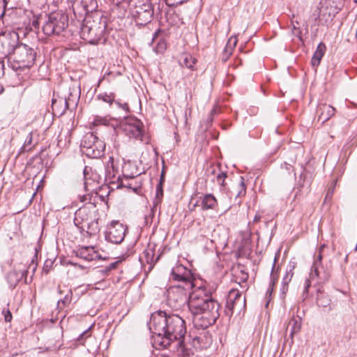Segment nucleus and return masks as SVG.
I'll return each mask as SVG.
<instances>
[{
    "instance_id": "nucleus-60",
    "label": "nucleus",
    "mask_w": 357,
    "mask_h": 357,
    "mask_svg": "<svg viewBox=\"0 0 357 357\" xmlns=\"http://www.w3.org/2000/svg\"><path fill=\"white\" fill-rule=\"evenodd\" d=\"M208 123L210 124V123L212 121V117L211 115H209L208 117Z\"/></svg>"
},
{
    "instance_id": "nucleus-23",
    "label": "nucleus",
    "mask_w": 357,
    "mask_h": 357,
    "mask_svg": "<svg viewBox=\"0 0 357 357\" xmlns=\"http://www.w3.org/2000/svg\"><path fill=\"white\" fill-rule=\"evenodd\" d=\"M217 205L218 201L212 194H206L202 197L201 206L203 210L213 209Z\"/></svg>"
},
{
    "instance_id": "nucleus-59",
    "label": "nucleus",
    "mask_w": 357,
    "mask_h": 357,
    "mask_svg": "<svg viewBox=\"0 0 357 357\" xmlns=\"http://www.w3.org/2000/svg\"><path fill=\"white\" fill-rule=\"evenodd\" d=\"M282 167H284L286 169L289 170L292 167L291 165L284 162L283 165H282Z\"/></svg>"
},
{
    "instance_id": "nucleus-49",
    "label": "nucleus",
    "mask_w": 357,
    "mask_h": 357,
    "mask_svg": "<svg viewBox=\"0 0 357 357\" xmlns=\"http://www.w3.org/2000/svg\"><path fill=\"white\" fill-rule=\"evenodd\" d=\"M288 285L287 284L282 283L281 288H280V294L282 296H284L286 293L288 291Z\"/></svg>"
},
{
    "instance_id": "nucleus-19",
    "label": "nucleus",
    "mask_w": 357,
    "mask_h": 357,
    "mask_svg": "<svg viewBox=\"0 0 357 357\" xmlns=\"http://www.w3.org/2000/svg\"><path fill=\"white\" fill-rule=\"evenodd\" d=\"M75 255L77 257L87 261L95 260L99 257L98 253L95 251L92 246L82 247L75 252Z\"/></svg>"
},
{
    "instance_id": "nucleus-5",
    "label": "nucleus",
    "mask_w": 357,
    "mask_h": 357,
    "mask_svg": "<svg viewBox=\"0 0 357 357\" xmlns=\"http://www.w3.org/2000/svg\"><path fill=\"white\" fill-rule=\"evenodd\" d=\"M36 52L26 44L18 42L13 56L11 68L14 70L29 68L32 67L36 61Z\"/></svg>"
},
{
    "instance_id": "nucleus-27",
    "label": "nucleus",
    "mask_w": 357,
    "mask_h": 357,
    "mask_svg": "<svg viewBox=\"0 0 357 357\" xmlns=\"http://www.w3.org/2000/svg\"><path fill=\"white\" fill-rule=\"evenodd\" d=\"M321 12V22H327L333 20L334 15L331 13V8L324 6L322 2L319 3Z\"/></svg>"
},
{
    "instance_id": "nucleus-31",
    "label": "nucleus",
    "mask_w": 357,
    "mask_h": 357,
    "mask_svg": "<svg viewBox=\"0 0 357 357\" xmlns=\"http://www.w3.org/2000/svg\"><path fill=\"white\" fill-rule=\"evenodd\" d=\"M236 38H231L227 44L226 45L225 49H224V52H223V56H222V59L226 61L229 57V56L231 54V51H232V48L236 46Z\"/></svg>"
},
{
    "instance_id": "nucleus-41",
    "label": "nucleus",
    "mask_w": 357,
    "mask_h": 357,
    "mask_svg": "<svg viewBox=\"0 0 357 357\" xmlns=\"http://www.w3.org/2000/svg\"><path fill=\"white\" fill-rule=\"evenodd\" d=\"M111 271L109 270V268L107 266H105V267L100 268L99 270H97L96 271V274L98 277H106L107 275H109V273Z\"/></svg>"
},
{
    "instance_id": "nucleus-18",
    "label": "nucleus",
    "mask_w": 357,
    "mask_h": 357,
    "mask_svg": "<svg viewBox=\"0 0 357 357\" xmlns=\"http://www.w3.org/2000/svg\"><path fill=\"white\" fill-rule=\"evenodd\" d=\"M139 174L137 172L132 173L131 174H128L126 173V167H124L123 169V178L119 177L118 178V184L116 188H126L132 190L133 192H136L139 188V185L135 183L133 185L132 181V180L137 176Z\"/></svg>"
},
{
    "instance_id": "nucleus-61",
    "label": "nucleus",
    "mask_w": 357,
    "mask_h": 357,
    "mask_svg": "<svg viewBox=\"0 0 357 357\" xmlns=\"http://www.w3.org/2000/svg\"><path fill=\"white\" fill-rule=\"evenodd\" d=\"M3 91V87L0 85V93H1Z\"/></svg>"
},
{
    "instance_id": "nucleus-50",
    "label": "nucleus",
    "mask_w": 357,
    "mask_h": 357,
    "mask_svg": "<svg viewBox=\"0 0 357 357\" xmlns=\"http://www.w3.org/2000/svg\"><path fill=\"white\" fill-rule=\"evenodd\" d=\"M5 65L3 59H0V78L4 75Z\"/></svg>"
},
{
    "instance_id": "nucleus-12",
    "label": "nucleus",
    "mask_w": 357,
    "mask_h": 357,
    "mask_svg": "<svg viewBox=\"0 0 357 357\" xmlns=\"http://www.w3.org/2000/svg\"><path fill=\"white\" fill-rule=\"evenodd\" d=\"M245 309V298L242 296L241 293L235 289L229 291L225 305V313L227 316L231 317L236 312L238 314Z\"/></svg>"
},
{
    "instance_id": "nucleus-45",
    "label": "nucleus",
    "mask_w": 357,
    "mask_h": 357,
    "mask_svg": "<svg viewBox=\"0 0 357 357\" xmlns=\"http://www.w3.org/2000/svg\"><path fill=\"white\" fill-rule=\"evenodd\" d=\"M312 17L314 18L315 21L319 20V22H321V12L319 5L317 6L316 9L312 13Z\"/></svg>"
},
{
    "instance_id": "nucleus-46",
    "label": "nucleus",
    "mask_w": 357,
    "mask_h": 357,
    "mask_svg": "<svg viewBox=\"0 0 357 357\" xmlns=\"http://www.w3.org/2000/svg\"><path fill=\"white\" fill-rule=\"evenodd\" d=\"M330 113H321V115L318 118V121H321V124H323L326 121L331 118Z\"/></svg>"
},
{
    "instance_id": "nucleus-57",
    "label": "nucleus",
    "mask_w": 357,
    "mask_h": 357,
    "mask_svg": "<svg viewBox=\"0 0 357 357\" xmlns=\"http://www.w3.org/2000/svg\"><path fill=\"white\" fill-rule=\"evenodd\" d=\"M164 182H165V174H164V172L162 171L161 173V175H160L159 183L163 184Z\"/></svg>"
},
{
    "instance_id": "nucleus-47",
    "label": "nucleus",
    "mask_w": 357,
    "mask_h": 357,
    "mask_svg": "<svg viewBox=\"0 0 357 357\" xmlns=\"http://www.w3.org/2000/svg\"><path fill=\"white\" fill-rule=\"evenodd\" d=\"M52 264L53 261L52 260H46L43 268V271L48 273Z\"/></svg>"
},
{
    "instance_id": "nucleus-14",
    "label": "nucleus",
    "mask_w": 357,
    "mask_h": 357,
    "mask_svg": "<svg viewBox=\"0 0 357 357\" xmlns=\"http://www.w3.org/2000/svg\"><path fill=\"white\" fill-rule=\"evenodd\" d=\"M169 280L177 282V284L186 285V287H194V278L191 271L182 264H177L172 268Z\"/></svg>"
},
{
    "instance_id": "nucleus-30",
    "label": "nucleus",
    "mask_w": 357,
    "mask_h": 357,
    "mask_svg": "<svg viewBox=\"0 0 357 357\" xmlns=\"http://www.w3.org/2000/svg\"><path fill=\"white\" fill-rule=\"evenodd\" d=\"M36 144L37 142H36L35 144L33 143V132H29L26 138V140L23 146L20 149V153L31 151L36 146Z\"/></svg>"
},
{
    "instance_id": "nucleus-54",
    "label": "nucleus",
    "mask_w": 357,
    "mask_h": 357,
    "mask_svg": "<svg viewBox=\"0 0 357 357\" xmlns=\"http://www.w3.org/2000/svg\"><path fill=\"white\" fill-rule=\"evenodd\" d=\"M333 194V188H329L326 192L325 199H331Z\"/></svg>"
},
{
    "instance_id": "nucleus-62",
    "label": "nucleus",
    "mask_w": 357,
    "mask_h": 357,
    "mask_svg": "<svg viewBox=\"0 0 357 357\" xmlns=\"http://www.w3.org/2000/svg\"><path fill=\"white\" fill-rule=\"evenodd\" d=\"M33 24H34V26H36V24H38V21H33Z\"/></svg>"
},
{
    "instance_id": "nucleus-7",
    "label": "nucleus",
    "mask_w": 357,
    "mask_h": 357,
    "mask_svg": "<svg viewBox=\"0 0 357 357\" xmlns=\"http://www.w3.org/2000/svg\"><path fill=\"white\" fill-rule=\"evenodd\" d=\"M68 26V16L62 12L51 13L43 26L46 36L59 35Z\"/></svg>"
},
{
    "instance_id": "nucleus-8",
    "label": "nucleus",
    "mask_w": 357,
    "mask_h": 357,
    "mask_svg": "<svg viewBox=\"0 0 357 357\" xmlns=\"http://www.w3.org/2000/svg\"><path fill=\"white\" fill-rule=\"evenodd\" d=\"M80 92L76 89L70 91L68 97H60L59 95H56L54 92L53 97L52 98V112L62 110H69V112H73L77 109L79 100Z\"/></svg>"
},
{
    "instance_id": "nucleus-32",
    "label": "nucleus",
    "mask_w": 357,
    "mask_h": 357,
    "mask_svg": "<svg viewBox=\"0 0 357 357\" xmlns=\"http://www.w3.org/2000/svg\"><path fill=\"white\" fill-rule=\"evenodd\" d=\"M20 274L17 271H10L7 276L8 282L11 286L15 287L17 283L20 282Z\"/></svg>"
},
{
    "instance_id": "nucleus-11",
    "label": "nucleus",
    "mask_w": 357,
    "mask_h": 357,
    "mask_svg": "<svg viewBox=\"0 0 357 357\" xmlns=\"http://www.w3.org/2000/svg\"><path fill=\"white\" fill-rule=\"evenodd\" d=\"M128 135L135 139H142L143 134L142 122L132 116H123L117 124Z\"/></svg>"
},
{
    "instance_id": "nucleus-17",
    "label": "nucleus",
    "mask_w": 357,
    "mask_h": 357,
    "mask_svg": "<svg viewBox=\"0 0 357 357\" xmlns=\"http://www.w3.org/2000/svg\"><path fill=\"white\" fill-rule=\"evenodd\" d=\"M309 277L313 280L314 278L319 280V282L325 283L328 282L331 278V271L324 267L323 265H318V261H314Z\"/></svg>"
},
{
    "instance_id": "nucleus-58",
    "label": "nucleus",
    "mask_w": 357,
    "mask_h": 357,
    "mask_svg": "<svg viewBox=\"0 0 357 357\" xmlns=\"http://www.w3.org/2000/svg\"><path fill=\"white\" fill-rule=\"evenodd\" d=\"M260 219H261V215L259 214H256L254 217L253 222H257L260 220Z\"/></svg>"
},
{
    "instance_id": "nucleus-21",
    "label": "nucleus",
    "mask_w": 357,
    "mask_h": 357,
    "mask_svg": "<svg viewBox=\"0 0 357 357\" xmlns=\"http://www.w3.org/2000/svg\"><path fill=\"white\" fill-rule=\"evenodd\" d=\"M302 321L301 318L299 317H292L289 322L287 330L290 329V338L291 343L294 342V335L300 332L301 328Z\"/></svg>"
},
{
    "instance_id": "nucleus-26",
    "label": "nucleus",
    "mask_w": 357,
    "mask_h": 357,
    "mask_svg": "<svg viewBox=\"0 0 357 357\" xmlns=\"http://www.w3.org/2000/svg\"><path fill=\"white\" fill-rule=\"evenodd\" d=\"M99 99H102L104 102L109 103V105L115 104L118 106L119 109H121L126 112H129V107L127 103L121 104L118 101H115L110 95L107 94H100L98 96Z\"/></svg>"
},
{
    "instance_id": "nucleus-42",
    "label": "nucleus",
    "mask_w": 357,
    "mask_h": 357,
    "mask_svg": "<svg viewBox=\"0 0 357 357\" xmlns=\"http://www.w3.org/2000/svg\"><path fill=\"white\" fill-rule=\"evenodd\" d=\"M37 260V255L35 254L28 266V271L31 270L32 273H34L37 268V263L36 261Z\"/></svg>"
},
{
    "instance_id": "nucleus-48",
    "label": "nucleus",
    "mask_w": 357,
    "mask_h": 357,
    "mask_svg": "<svg viewBox=\"0 0 357 357\" xmlns=\"http://www.w3.org/2000/svg\"><path fill=\"white\" fill-rule=\"evenodd\" d=\"M19 272V274H20V281L22 280V279H24V282L26 284L28 283L27 282V274H28V272L29 271L28 270H24V271H18Z\"/></svg>"
},
{
    "instance_id": "nucleus-28",
    "label": "nucleus",
    "mask_w": 357,
    "mask_h": 357,
    "mask_svg": "<svg viewBox=\"0 0 357 357\" xmlns=\"http://www.w3.org/2000/svg\"><path fill=\"white\" fill-rule=\"evenodd\" d=\"M317 304L322 307H326L331 304V298L328 295L321 292L320 289L317 291Z\"/></svg>"
},
{
    "instance_id": "nucleus-24",
    "label": "nucleus",
    "mask_w": 357,
    "mask_h": 357,
    "mask_svg": "<svg viewBox=\"0 0 357 357\" xmlns=\"http://www.w3.org/2000/svg\"><path fill=\"white\" fill-rule=\"evenodd\" d=\"M100 140L98 137L94 135L93 132L86 133L82 138L81 142V147L83 149V151L86 149H89L93 146L96 142Z\"/></svg>"
},
{
    "instance_id": "nucleus-40",
    "label": "nucleus",
    "mask_w": 357,
    "mask_h": 357,
    "mask_svg": "<svg viewBox=\"0 0 357 357\" xmlns=\"http://www.w3.org/2000/svg\"><path fill=\"white\" fill-rule=\"evenodd\" d=\"M167 6L169 7H174L181 5L188 0H165Z\"/></svg>"
},
{
    "instance_id": "nucleus-33",
    "label": "nucleus",
    "mask_w": 357,
    "mask_h": 357,
    "mask_svg": "<svg viewBox=\"0 0 357 357\" xmlns=\"http://www.w3.org/2000/svg\"><path fill=\"white\" fill-rule=\"evenodd\" d=\"M276 260H277V258L275 257L274 263H273V267H272V271H271V273L270 275V284H269V287L267 291L268 292H270V294H271V292L273 291V287L275 285V284L278 280V277L277 273H274Z\"/></svg>"
},
{
    "instance_id": "nucleus-43",
    "label": "nucleus",
    "mask_w": 357,
    "mask_h": 357,
    "mask_svg": "<svg viewBox=\"0 0 357 357\" xmlns=\"http://www.w3.org/2000/svg\"><path fill=\"white\" fill-rule=\"evenodd\" d=\"M147 263H152L153 261V252L151 250H146L144 251Z\"/></svg>"
},
{
    "instance_id": "nucleus-1",
    "label": "nucleus",
    "mask_w": 357,
    "mask_h": 357,
    "mask_svg": "<svg viewBox=\"0 0 357 357\" xmlns=\"http://www.w3.org/2000/svg\"><path fill=\"white\" fill-rule=\"evenodd\" d=\"M149 327L153 333V345L155 349H166L174 344L178 351H184L186 326L182 317L158 310L151 314Z\"/></svg>"
},
{
    "instance_id": "nucleus-53",
    "label": "nucleus",
    "mask_w": 357,
    "mask_h": 357,
    "mask_svg": "<svg viewBox=\"0 0 357 357\" xmlns=\"http://www.w3.org/2000/svg\"><path fill=\"white\" fill-rule=\"evenodd\" d=\"M91 327H89L88 329L85 330L84 331H83L80 335L77 338V340L78 341H82L84 338V336H86L88 333H89V331L90 330Z\"/></svg>"
},
{
    "instance_id": "nucleus-2",
    "label": "nucleus",
    "mask_w": 357,
    "mask_h": 357,
    "mask_svg": "<svg viewBox=\"0 0 357 357\" xmlns=\"http://www.w3.org/2000/svg\"><path fill=\"white\" fill-rule=\"evenodd\" d=\"M220 305L211 297V290L200 287L190 295L189 310L193 316L196 328H208L215 323L220 317Z\"/></svg>"
},
{
    "instance_id": "nucleus-36",
    "label": "nucleus",
    "mask_w": 357,
    "mask_h": 357,
    "mask_svg": "<svg viewBox=\"0 0 357 357\" xmlns=\"http://www.w3.org/2000/svg\"><path fill=\"white\" fill-rule=\"evenodd\" d=\"M311 280H312L310 277L305 280L302 298L305 301L308 297L309 294V288L311 287Z\"/></svg>"
},
{
    "instance_id": "nucleus-35",
    "label": "nucleus",
    "mask_w": 357,
    "mask_h": 357,
    "mask_svg": "<svg viewBox=\"0 0 357 357\" xmlns=\"http://www.w3.org/2000/svg\"><path fill=\"white\" fill-rule=\"evenodd\" d=\"M289 269H287L286 274L284 275V277L282 278V283L289 284V283L291 282V280L293 278V275H294L293 270L294 268V266L289 265Z\"/></svg>"
},
{
    "instance_id": "nucleus-16",
    "label": "nucleus",
    "mask_w": 357,
    "mask_h": 357,
    "mask_svg": "<svg viewBox=\"0 0 357 357\" xmlns=\"http://www.w3.org/2000/svg\"><path fill=\"white\" fill-rule=\"evenodd\" d=\"M126 231V226L119 221H112L105 231V239L112 243H121L124 240Z\"/></svg>"
},
{
    "instance_id": "nucleus-20",
    "label": "nucleus",
    "mask_w": 357,
    "mask_h": 357,
    "mask_svg": "<svg viewBox=\"0 0 357 357\" xmlns=\"http://www.w3.org/2000/svg\"><path fill=\"white\" fill-rule=\"evenodd\" d=\"M105 144L102 140H98L89 149L84 151L85 155L91 158H99L104 154Z\"/></svg>"
},
{
    "instance_id": "nucleus-25",
    "label": "nucleus",
    "mask_w": 357,
    "mask_h": 357,
    "mask_svg": "<svg viewBox=\"0 0 357 357\" xmlns=\"http://www.w3.org/2000/svg\"><path fill=\"white\" fill-rule=\"evenodd\" d=\"M197 59L190 54L183 53L181 56L180 65L181 66H185L188 69L193 71L196 69L195 67Z\"/></svg>"
},
{
    "instance_id": "nucleus-22",
    "label": "nucleus",
    "mask_w": 357,
    "mask_h": 357,
    "mask_svg": "<svg viewBox=\"0 0 357 357\" xmlns=\"http://www.w3.org/2000/svg\"><path fill=\"white\" fill-rule=\"evenodd\" d=\"M326 47L324 43H320L314 52L312 57L311 64L313 67H317L321 62L322 57L324 56Z\"/></svg>"
},
{
    "instance_id": "nucleus-51",
    "label": "nucleus",
    "mask_w": 357,
    "mask_h": 357,
    "mask_svg": "<svg viewBox=\"0 0 357 357\" xmlns=\"http://www.w3.org/2000/svg\"><path fill=\"white\" fill-rule=\"evenodd\" d=\"M241 282H246L248 279V274L243 270L241 271Z\"/></svg>"
},
{
    "instance_id": "nucleus-10",
    "label": "nucleus",
    "mask_w": 357,
    "mask_h": 357,
    "mask_svg": "<svg viewBox=\"0 0 357 357\" xmlns=\"http://www.w3.org/2000/svg\"><path fill=\"white\" fill-rule=\"evenodd\" d=\"M106 24L101 26L100 23L87 22L81 29V35L83 39L91 44H98L102 39Z\"/></svg>"
},
{
    "instance_id": "nucleus-56",
    "label": "nucleus",
    "mask_w": 357,
    "mask_h": 357,
    "mask_svg": "<svg viewBox=\"0 0 357 357\" xmlns=\"http://www.w3.org/2000/svg\"><path fill=\"white\" fill-rule=\"evenodd\" d=\"M321 260H322V255L321 253H319L317 257V259L315 261H318V265L321 266L322 265Z\"/></svg>"
},
{
    "instance_id": "nucleus-6",
    "label": "nucleus",
    "mask_w": 357,
    "mask_h": 357,
    "mask_svg": "<svg viewBox=\"0 0 357 357\" xmlns=\"http://www.w3.org/2000/svg\"><path fill=\"white\" fill-rule=\"evenodd\" d=\"M192 287H186V285L175 284L169 287L167 290V305L174 310H178L187 305L189 309L190 291Z\"/></svg>"
},
{
    "instance_id": "nucleus-37",
    "label": "nucleus",
    "mask_w": 357,
    "mask_h": 357,
    "mask_svg": "<svg viewBox=\"0 0 357 357\" xmlns=\"http://www.w3.org/2000/svg\"><path fill=\"white\" fill-rule=\"evenodd\" d=\"M227 177V173L220 172L216 176V182L220 186L224 187L225 185V181Z\"/></svg>"
},
{
    "instance_id": "nucleus-13",
    "label": "nucleus",
    "mask_w": 357,
    "mask_h": 357,
    "mask_svg": "<svg viewBox=\"0 0 357 357\" xmlns=\"http://www.w3.org/2000/svg\"><path fill=\"white\" fill-rule=\"evenodd\" d=\"M207 328H196L190 331L189 337L192 340V346L196 349H206L212 344V337L206 331Z\"/></svg>"
},
{
    "instance_id": "nucleus-9",
    "label": "nucleus",
    "mask_w": 357,
    "mask_h": 357,
    "mask_svg": "<svg viewBox=\"0 0 357 357\" xmlns=\"http://www.w3.org/2000/svg\"><path fill=\"white\" fill-rule=\"evenodd\" d=\"M18 42L19 35L15 31L0 33V59H11Z\"/></svg>"
},
{
    "instance_id": "nucleus-44",
    "label": "nucleus",
    "mask_w": 357,
    "mask_h": 357,
    "mask_svg": "<svg viewBox=\"0 0 357 357\" xmlns=\"http://www.w3.org/2000/svg\"><path fill=\"white\" fill-rule=\"evenodd\" d=\"M2 314L4 316V320L6 322L11 321V320L13 319V316H12V314L8 308H7V309L3 308L2 310Z\"/></svg>"
},
{
    "instance_id": "nucleus-55",
    "label": "nucleus",
    "mask_w": 357,
    "mask_h": 357,
    "mask_svg": "<svg viewBox=\"0 0 357 357\" xmlns=\"http://www.w3.org/2000/svg\"><path fill=\"white\" fill-rule=\"evenodd\" d=\"M107 123V120L105 119H100V120H98V119H96L95 120V124L96 125H99V124H104V125H106Z\"/></svg>"
},
{
    "instance_id": "nucleus-29",
    "label": "nucleus",
    "mask_w": 357,
    "mask_h": 357,
    "mask_svg": "<svg viewBox=\"0 0 357 357\" xmlns=\"http://www.w3.org/2000/svg\"><path fill=\"white\" fill-rule=\"evenodd\" d=\"M232 193L234 194L236 199L244 197L245 195L246 186L245 184V179L243 176H240L238 186L236 190H234V192Z\"/></svg>"
},
{
    "instance_id": "nucleus-38",
    "label": "nucleus",
    "mask_w": 357,
    "mask_h": 357,
    "mask_svg": "<svg viewBox=\"0 0 357 357\" xmlns=\"http://www.w3.org/2000/svg\"><path fill=\"white\" fill-rule=\"evenodd\" d=\"M162 185V183H158L156 186L155 201H157V203L161 202L163 197Z\"/></svg>"
},
{
    "instance_id": "nucleus-15",
    "label": "nucleus",
    "mask_w": 357,
    "mask_h": 357,
    "mask_svg": "<svg viewBox=\"0 0 357 357\" xmlns=\"http://www.w3.org/2000/svg\"><path fill=\"white\" fill-rule=\"evenodd\" d=\"M153 13V8L149 0H144L142 4L136 6L133 17L137 25L145 26L151 22Z\"/></svg>"
},
{
    "instance_id": "nucleus-4",
    "label": "nucleus",
    "mask_w": 357,
    "mask_h": 357,
    "mask_svg": "<svg viewBox=\"0 0 357 357\" xmlns=\"http://www.w3.org/2000/svg\"><path fill=\"white\" fill-rule=\"evenodd\" d=\"M94 211L88 206L79 208L75 213L74 224L79 229L81 234L86 232L93 236L100 231L98 219L93 216Z\"/></svg>"
},
{
    "instance_id": "nucleus-39",
    "label": "nucleus",
    "mask_w": 357,
    "mask_h": 357,
    "mask_svg": "<svg viewBox=\"0 0 357 357\" xmlns=\"http://www.w3.org/2000/svg\"><path fill=\"white\" fill-rule=\"evenodd\" d=\"M306 176H307L305 172L301 173L300 175V180L298 181V183H299L298 185H299V188L301 189L305 188V185H307V187H309L310 185V182L309 181L306 180Z\"/></svg>"
},
{
    "instance_id": "nucleus-63",
    "label": "nucleus",
    "mask_w": 357,
    "mask_h": 357,
    "mask_svg": "<svg viewBox=\"0 0 357 357\" xmlns=\"http://www.w3.org/2000/svg\"><path fill=\"white\" fill-rule=\"evenodd\" d=\"M354 1L355 3H357V0H354Z\"/></svg>"
},
{
    "instance_id": "nucleus-3",
    "label": "nucleus",
    "mask_w": 357,
    "mask_h": 357,
    "mask_svg": "<svg viewBox=\"0 0 357 357\" xmlns=\"http://www.w3.org/2000/svg\"><path fill=\"white\" fill-rule=\"evenodd\" d=\"M90 170L91 168L88 167H85L83 170L84 189L86 194L79 196V199L82 202H86L93 205L92 207L93 209H94L98 199L101 202H105V197L109 195V191L106 192V195L100 194L99 192L97 191L98 189H99V191L107 190L108 187L98 186V183H96V181L98 176L96 174H92L91 177H89V174Z\"/></svg>"
},
{
    "instance_id": "nucleus-52",
    "label": "nucleus",
    "mask_w": 357,
    "mask_h": 357,
    "mask_svg": "<svg viewBox=\"0 0 357 357\" xmlns=\"http://www.w3.org/2000/svg\"><path fill=\"white\" fill-rule=\"evenodd\" d=\"M119 263V261H114V262L109 264L108 266H107V267L109 268V270L110 271H112V270H114L116 268Z\"/></svg>"
},
{
    "instance_id": "nucleus-34",
    "label": "nucleus",
    "mask_w": 357,
    "mask_h": 357,
    "mask_svg": "<svg viewBox=\"0 0 357 357\" xmlns=\"http://www.w3.org/2000/svg\"><path fill=\"white\" fill-rule=\"evenodd\" d=\"M71 300H72V291L70 290L63 299H61L58 301V303H57L58 307L61 309V308L66 307L67 305H69L70 303Z\"/></svg>"
}]
</instances>
